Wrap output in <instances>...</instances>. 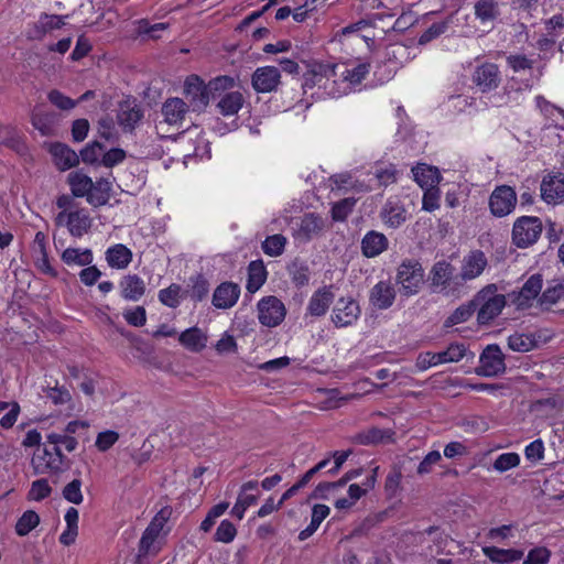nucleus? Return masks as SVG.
<instances>
[{"label": "nucleus", "mask_w": 564, "mask_h": 564, "mask_svg": "<svg viewBox=\"0 0 564 564\" xmlns=\"http://www.w3.org/2000/svg\"><path fill=\"white\" fill-rule=\"evenodd\" d=\"M498 288L491 283L482 288L473 297L477 312L479 325H488L503 310L507 304L506 296L497 293Z\"/></svg>", "instance_id": "nucleus-1"}, {"label": "nucleus", "mask_w": 564, "mask_h": 564, "mask_svg": "<svg viewBox=\"0 0 564 564\" xmlns=\"http://www.w3.org/2000/svg\"><path fill=\"white\" fill-rule=\"evenodd\" d=\"M236 534L237 530L234 523L229 520H223L215 532L214 540L216 542L229 543L235 539Z\"/></svg>", "instance_id": "nucleus-55"}, {"label": "nucleus", "mask_w": 564, "mask_h": 564, "mask_svg": "<svg viewBox=\"0 0 564 564\" xmlns=\"http://www.w3.org/2000/svg\"><path fill=\"white\" fill-rule=\"evenodd\" d=\"M235 86V79L230 76H217L207 84L212 99L221 97V95Z\"/></svg>", "instance_id": "nucleus-47"}, {"label": "nucleus", "mask_w": 564, "mask_h": 564, "mask_svg": "<svg viewBox=\"0 0 564 564\" xmlns=\"http://www.w3.org/2000/svg\"><path fill=\"white\" fill-rule=\"evenodd\" d=\"M541 197L547 204H557L564 199V175H547L541 183Z\"/></svg>", "instance_id": "nucleus-18"}, {"label": "nucleus", "mask_w": 564, "mask_h": 564, "mask_svg": "<svg viewBox=\"0 0 564 564\" xmlns=\"http://www.w3.org/2000/svg\"><path fill=\"white\" fill-rule=\"evenodd\" d=\"M62 496L65 500L74 505H80L84 500L82 494V480L79 478L73 479L68 482L62 491Z\"/></svg>", "instance_id": "nucleus-49"}, {"label": "nucleus", "mask_w": 564, "mask_h": 564, "mask_svg": "<svg viewBox=\"0 0 564 564\" xmlns=\"http://www.w3.org/2000/svg\"><path fill=\"white\" fill-rule=\"evenodd\" d=\"M47 99L50 100L51 104H53L55 107H57L61 110H70L77 105V101L65 96L63 93H61L57 89L51 90L47 95Z\"/></svg>", "instance_id": "nucleus-58"}, {"label": "nucleus", "mask_w": 564, "mask_h": 564, "mask_svg": "<svg viewBox=\"0 0 564 564\" xmlns=\"http://www.w3.org/2000/svg\"><path fill=\"white\" fill-rule=\"evenodd\" d=\"M564 295V282H558L549 286L541 295L542 305H553Z\"/></svg>", "instance_id": "nucleus-63"}, {"label": "nucleus", "mask_w": 564, "mask_h": 564, "mask_svg": "<svg viewBox=\"0 0 564 564\" xmlns=\"http://www.w3.org/2000/svg\"><path fill=\"white\" fill-rule=\"evenodd\" d=\"M395 282L403 296L410 297L420 292L424 284V269L416 259H404L397 269Z\"/></svg>", "instance_id": "nucleus-2"}, {"label": "nucleus", "mask_w": 564, "mask_h": 564, "mask_svg": "<svg viewBox=\"0 0 564 564\" xmlns=\"http://www.w3.org/2000/svg\"><path fill=\"white\" fill-rule=\"evenodd\" d=\"M143 112L138 105L130 101L121 102L117 113L118 124L123 131L131 132L135 124L142 119Z\"/></svg>", "instance_id": "nucleus-25"}, {"label": "nucleus", "mask_w": 564, "mask_h": 564, "mask_svg": "<svg viewBox=\"0 0 564 564\" xmlns=\"http://www.w3.org/2000/svg\"><path fill=\"white\" fill-rule=\"evenodd\" d=\"M488 264L487 258L481 250H473L464 257L460 268V278L469 281L478 278Z\"/></svg>", "instance_id": "nucleus-17"}, {"label": "nucleus", "mask_w": 564, "mask_h": 564, "mask_svg": "<svg viewBox=\"0 0 564 564\" xmlns=\"http://www.w3.org/2000/svg\"><path fill=\"white\" fill-rule=\"evenodd\" d=\"M66 226L73 237L79 238L90 229L91 219L84 209L75 210L67 215Z\"/></svg>", "instance_id": "nucleus-29"}, {"label": "nucleus", "mask_w": 564, "mask_h": 564, "mask_svg": "<svg viewBox=\"0 0 564 564\" xmlns=\"http://www.w3.org/2000/svg\"><path fill=\"white\" fill-rule=\"evenodd\" d=\"M388 238L376 230L368 231L361 240V252L366 258H375L388 249Z\"/></svg>", "instance_id": "nucleus-24"}, {"label": "nucleus", "mask_w": 564, "mask_h": 564, "mask_svg": "<svg viewBox=\"0 0 564 564\" xmlns=\"http://www.w3.org/2000/svg\"><path fill=\"white\" fill-rule=\"evenodd\" d=\"M454 267L446 261L434 263L431 269L430 276L433 286L446 288L453 276Z\"/></svg>", "instance_id": "nucleus-32"}, {"label": "nucleus", "mask_w": 564, "mask_h": 564, "mask_svg": "<svg viewBox=\"0 0 564 564\" xmlns=\"http://www.w3.org/2000/svg\"><path fill=\"white\" fill-rule=\"evenodd\" d=\"M517 205V194L509 185L497 186L489 197V208L494 216L505 217L509 215Z\"/></svg>", "instance_id": "nucleus-8"}, {"label": "nucleus", "mask_w": 564, "mask_h": 564, "mask_svg": "<svg viewBox=\"0 0 564 564\" xmlns=\"http://www.w3.org/2000/svg\"><path fill=\"white\" fill-rule=\"evenodd\" d=\"M285 314L286 308L276 296H265L258 303V319L267 327L280 325L284 321Z\"/></svg>", "instance_id": "nucleus-6"}, {"label": "nucleus", "mask_w": 564, "mask_h": 564, "mask_svg": "<svg viewBox=\"0 0 564 564\" xmlns=\"http://www.w3.org/2000/svg\"><path fill=\"white\" fill-rule=\"evenodd\" d=\"M551 551L545 546H536L529 551L523 564H547Z\"/></svg>", "instance_id": "nucleus-62"}, {"label": "nucleus", "mask_w": 564, "mask_h": 564, "mask_svg": "<svg viewBox=\"0 0 564 564\" xmlns=\"http://www.w3.org/2000/svg\"><path fill=\"white\" fill-rule=\"evenodd\" d=\"M475 15L481 22L494 21L499 15V6L497 0H479L475 3Z\"/></svg>", "instance_id": "nucleus-39"}, {"label": "nucleus", "mask_w": 564, "mask_h": 564, "mask_svg": "<svg viewBox=\"0 0 564 564\" xmlns=\"http://www.w3.org/2000/svg\"><path fill=\"white\" fill-rule=\"evenodd\" d=\"M126 322L134 327H141L147 322V311L143 306H135L123 312Z\"/></svg>", "instance_id": "nucleus-59"}, {"label": "nucleus", "mask_w": 564, "mask_h": 564, "mask_svg": "<svg viewBox=\"0 0 564 564\" xmlns=\"http://www.w3.org/2000/svg\"><path fill=\"white\" fill-rule=\"evenodd\" d=\"M54 117V113L33 111L31 122L42 135H50L53 131Z\"/></svg>", "instance_id": "nucleus-45"}, {"label": "nucleus", "mask_w": 564, "mask_h": 564, "mask_svg": "<svg viewBox=\"0 0 564 564\" xmlns=\"http://www.w3.org/2000/svg\"><path fill=\"white\" fill-rule=\"evenodd\" d=\"M243 97L240 93H227L225 94L217 104L219 112L224 116H232L238 112L242 107Z\"/></svg>", "instance_id": "nucleus-37"}, {"label": "nucleus", "mask_w": 564, "mask_h": 564, "mask_svg": "<svg viewBox=\"0 0 564 564\" xmlns=\"http://www.w3.org/2000/svg\"><path fill=\"white\" fill-rule=\"evenodd\" d=\"M361 314V308L352 297H340L337 300L333 313L332 322L338 328L351 326L357 322Z\"/></svg>", "instance_id": "nucleus-9"}, {"label": "nucleus", "mask_w": 564, "mask_h": 564, "mask_svg": "<svg viewBox=\"0 0 564 564\" xmlns=\"http://www.w3.org/2000/svg\"><path fill=\"white\" fill-rule=\"evenodd\" d=\"M98 134L107 141L116 140L115 121L110 116L102 117L97 123Z\"/></svg>", "instance_id": "nucleus-64"}, {"label": "nucleus", "mask_w": 564, "mask_h": 564, "mask_svg": "<svg viewBox=\"0 0 564 564\" xmlns=\"http://www.w3.org/2000/svg\"><path fill=\"white\" fill-rule=\"evenodd\" d=\"M105 147L98 141H93L86 144L80 151V158L84 163L90 165H101V156L104 154Z\"/></svg>", "instance_id": "nucleus-44"}, {"label": "nucleus", "mask_w": 564, "mask_h": 564, "mask_svg": "<svg viewBox=\"0 0 564 564\" xmlns=\"http://www.w3.org/2000/svg\"><path fill=\"white\" fill-rule=\"evenodd\" d=\"M180 343L191 351H200L206 347L207 337L197 327L184 330L178 336Z\"/></svg>", "instance_id": "nucleus-31"}, {"label": "nucleus", "mask_w": 564, "mask_h": 564, "mask_svg": "<svg viewBox=\"0 0 564 564\" xmlns=\"http://www.w3.org/2000/svg\"><path fill=\"white\" fill-rule=\"evenodd\" d=\"M62 260L67 265L85 267L93 262L94 257L90 249L67 248L62 253Z\"/></svg>", "instance_id": "nucleus-34"}, {"label": "nucleus", "mask_w": 564, "mask_h": 564, "mask_svg": "<svg viewBox=\"0 0 564 564\" xmlns=\"http://www.w3.org/2000/svg\"><path fill=\"white\" fill-rule=\"evenodd\" d=\"M132 251L122 243L109 247L105 253L108 265L112 269L123 270L132 261Z\"/></svg>", "instance_id": "nucleus-26"}, {"label": "nucleus", "mask_w": 564, "mask_h": 564, "mask_svg": "<svg viewBox=\"0 0 564 564\" xmlns=\"http://www.w3.org/2000/svg\"><path fill=\"white\" fill-rule=\"evenodd\" d=\"M40 23V32L42 34L52 31L61 29L64 25L63 17L57 14H47L42 13L39 20Z\"/></svg>", "instance_id": "nucleus-60"}, {"label": "nucleus", "mask_w": 564, "mask_h": 564, "mask_svg": "<svg viewBox=\"0 0 564 564\" xmlns=\"http://www.w3.org/2000/svg\"><path fill=\"white\" fill-rule=\"evenodd\" d=\"M452 22V17H448L446 20L437 23H433L426 31H424L419 37V44L425 45L438 37L448 29L449 23Z\"/></svg>", "instance_id": "nucleus-48"}, {"label": "nucleus", "mask_w": 564, "mask_h": 564, "mask_svg": "<svg viewBox=\"0 0 564 564\" xmlns=\"http://www.w3.org/2000/svg\"><path fill=\"white\" fill-rule=\"evenodd\" d=\"M415 182L422 188H431L440 182V173L437 169L431 166H416L412 169Z\"/></svg>", "instance_id": "nucleus-35"}, {"label": "nucleus", "mask_w": 564, "mask_h": 564, "mask_svg": "<svg viewBox=\"0 0 564 564\" xmlns=\"http://www.w3.org/2000/svg\"><path fill=\"white\" fill-rule=\"evenodd\" d=\"M111 185L106 178L93 182V188L88 195V203L94 207L104 206L110 198Z\"/></svg>", "instance_id": "nucleus-33"}, {"label": "nucleus", "mask_w": 564, "mask_h": 564, "mask_svg": "<svg viewBox=\"0 0 564 564\" xmlns=\"http://www.w3.org/2000/svg\"><path fill=\"white\" fill-rule=\"evenodd\" d=\"M535 336L532 334H513L508 337V347L513 351L528 352L536 347Z\"/></svg>", "instance_id": "nucleus-40"}, {"label": "nucleus", "mask_w": 564, "mask_h": 564, "mask_svg": "<svg viewBox=\"0 0 564 564\" xmlns=\"http://www.w3.org/2000/svg\"><path fill=\"white\" fill-rule=\"evenodd\" d=\"M169 28L167 23H154L151 24L148 20L142 19L138 21L137 32L139 35H147L150 39L156 40L159 39V32L164 31Z\"/></svg>", "instance_id": "nucleus-52"}, {"label": "nucleus", "mask_w": 564, "mask_h": 564, "mask_svg": "<svg viewBox=\"0 0 564 564\" xmlns=\"http://www.w3.org/2000/svg\"><path fill=\"white\" fill-rule=\"evenodd\" d=\"M475 371L482 377H496L506 371L505 356L498 345H488L482 350L479 357V366Z\"/></svg>", "instance_id": "nucleus-5"}, {"label": "nucleus", "mask_w": 564, "mask_h": 564, "mask_svg": "<svg viewBox=\"0 0 564 564\" xmlns=\"http://www.w3.org/2000/svg\"><path fill=\"white\" fill-rule=\"evenodd\" d=\"M240 290L237 284L221 283L214 292L213 304L218 308H229L237 302Z\"/></svg>", "instance_id": "nucleus-27"}, {"label": "nucleus", "mask_w": 564, "mask_h": 564, "mask_svg": "<svg viewBox=\"0 0 564 564\" xmlns=\"http://www.w3.org/2000/svg\"><path fill=\"white\" fill-rule=\"evenodd\" d=\"M184 93L193 111H203L212 99L207 84L197 75L186 78Z\"/></svg>", "instance_id": "nucleus-7"}, {"label": "nucleus", "mask_w": 564, "mask_h": 564, "mask_svg": "<svg viewBox=\"0 0 564 564\" xmlns=\"http://www.w3.org/2000/svg\"><path fill=\"white\" fill-rule=\"evenodd\" d=\"M127 153L120 148H112L101 156L100 164L105 167H113L124 161Z\"/></svg>", "instance_id": "nucleus-61"}, {"label": "nucleus", "mask_w": 564, "mask_h": 564, "mask_svg": "<svg viewBox=\"0 0 564 564\" xmlns=\"http://www.w3.org/2000/svg\"><path fill=\"white\" fill-rule=\"evenodd\" d=\"M191 285V297L195 301H202L208 293L209 284L208 281L202 275L197 274L189 278Z\"/></svg>", "instance_id": "nucleus-50"}, {"label": "nucleus", "mask_w": 564, "mask_h": 564, "mask_svg": "<svg viewBox=\"0 0 564 564\" xmlns=\"http://www.w3.org/2000/svg\"><path fill=\"white\" fill-rule=\"evenodd\" d=\"M189 106L181 98H169L162 106V113L170 124L181 122L188 111Z\"/></svg>", "instance_id": "nucleus-28"}, {"label": "nucleus", "mask_w": 564, "mask_h": 564, "mask_svg": "<svg viewBox=\"0 0 564 564\" xmlns=\"http://www.w3.org/2000/svg\"><path fill=\"white\" fill-rule=\"evenodd\" d=\"M67 182L74 197H86L88 200L93 188V180L88 175L82 172H72L68 174Z\"/></svg>", "instance_id": "nucleus-30"}, {"label": "nucleus", "mask_w": 564, "mask_h": 564, "mask_svg": "<svg viewBox=\"0 0 564 564\" xmlns=\"http://www.w3.org/2000/svg\"><path fill=\"white\" fill-rule=\"evenodd\" d=\"M473 82L482 93L496 89L501 82L498 65L486 62L477 66L473 74Z\"/></svg>", "instance_id": "nucleus-11"}, {"label": "nucleus", "mask_w": 564, "mask_h": 564, "mask_svg": "<svg viewBox=\"0 0 564 564\" xmlns=\"http://www.w3.org/2000/svg\"><path fill=\"white\" fill-rule=\"evenodd\" d=\"M280 83V72L274 66L258 68L252 75V87L259 93L273 91Z\"/></svg>", "instance_id": "nucleus-20"}, {"label": "nucleus", "mask_w": 564, "mask_h": 564, "mask_svg": "<svg viewBox=\"0 0 564 564\" xmlns=\"http://www.w3.org/2000/svg\"><path fill=\"white\" fill-rule=\"evenodd\" d=\"M40 523L39 514L33 510L25 511L17 521L15 532L19 536H25Z\"/></svg>", "instance_id": "nucleus-43"}, {"label": "nucleus", "mask_w": 564, "mask_h": 564, "mask_svg": "<svg viewBox=\"0 0 564 564\" xmlns=\"http://www.w3.org/2000/svg\"><path fill=\"white\" fill-rule=\"evenodd\" d=\"M121 296L131 302L139 301L145 293V283L138 274H127L119 282Z\"/></svg>", "instance_id": "nucleus-23"}, {"label": "nucleus", "mask_w": 564, "mask_h": 564, "mask_svg": "<svg viewBox=\"0 0 564 564\" xmlns=\"http://www.w3.org/2000/svg\"><path fill=\"white\" fill-rule=\"evenodd\" d=\"M332 289L333 285H324L312 294L306 307V315L321 317L327 313L335 300Z\"/></svg>", "instance_id": "nucleus-13"}, {"label": "nucleus", "mask_w": 564, "mask_h": 564, "mask_svg": "<svg viewBox=\"0 0 564 564\" xmlns=\"http://www.w3.org/2000/svg\"><path fill=\"white\" fill-rule=\"evenodd\" d=\"M394 432L391 429H380L371 426L357 433L352 437V442L359 445H378L393 443Z\"/></svg>", "instance_id": "nucleus-22"}, {"label": "nucleus", "mask_w": 564, "mask_h": 564, "mask_svg": "<svg viewBox=\"0 0 564 564\" xmlns=\"http://www.w3.org/2000/svg\"><path fill=\"white\" fill-rule=\"evenodd\" d=\"M370 70L369 63H360L351 69H346L343 74V78L352 85L360 84Z\"/></svg>", "instance_id": "nucleus-54"}, {"label": "nucleus", "mask_w": 564, "mask_h": 564, "mask_svg": "<svg viewBox=\"0 0 564 564\" xmlns=\"http://www.w3.org/2000/svg\"><path fill=\"white\" fill-rule=\"evenodd\" d=\"M46 463L43 468L41 465L36 464V458L32 459V465L34 467L35 474H43L45 469L54 474H58L65 469H68L70 466V460L62 453V449L58 445H53L52 449L44 448L43 456L39 457V459H45Z\"/></svg>", "instance_id": "nucleus-10"}, {"label": "nucleus", "mask_w": 564, "mask_h": 564, "mask_svg": "<svg viewBox=\"0 0 564 564\" xmlns=\"http://www.w3.org/2000/svg\"><path fill=\"white\" fill-rule=\"evenodd\" d=\"M164 525V519H159L154 517L152 521L149 523L147 529L143 531L142 536L139 541L138 547V557H145L150 553H156L158 550L154 549V542L156 541L159 534L161 533Z\"/></svg>", "instance_id": "nucleus-19"}, {"label": "nucleus", "mask_w": 564, "mask_h": 564, "mask_svg": "<svg viewBox=\"0 0 564 564\" xmlns=\"http://www.w3.org/2000/svg\"><path fill=\"white\" fill-rule=\"evenodd\" d=\"M180 292L181 286L173 283L169 288L160 290L158 296L162 304L175 308L180 304Z\"/></svg>", "instance_id": "nucleus-51"}, {"label": "nucleus", "mask_w": 564, "mask_h": 564, "mask_svg": "<svg viewBox=\"0 0 564 564\" xmlns=\"http://www.w3.org/2000/svg\"><path fill=\"white\" fill-rule=\"evenodd\" d=\"M268 272L261 260L249 262V293L257 292L267 281Z\"/></svg>", "instance_id": "nucleus-36"}, {"label": "nucleus", "mask_w": 564, "mask_h": 564, "mask_svg": "<svg viewBox=\"0 0 564 564\" xmlns=\"http://www.w3.org/2000/svg\"><path fill=\"white\" fill-rule=\"evenodd\" d=\"M288 271L296 286H304L308 283L310 269L305 262L296 259L289 265Z\"/></svg>", "instance_id": "nucleus-42"}, {"label": "nucleus", "mask_w": 564, "mask_h": 564, "mask_svg": "<svg viewBox=\"0 0 564 564\" xmlns=\"http://www.w3.org/2000/svg\"><path fill=\"white\" fill-rule=\"evenodd\" d=\"M325 228V219L314 213L305 214L295 232V238L301 241H310L319 236Z\"/></svg>", "instance_id": "nucleus-16"}, {"label": "nucleus", "mask_w": 564, "mask_h": 564, "mask_svg": "<svg viewBox=\"0 0 564 564\" xmlns=\"http://www.w3.org/2000/svg\"><path fill=\"white\" fill-rule=\"evenodd\" d=\"M336 64L333 63H318L315 62L310 65V68L304 74L302 84L303 89L313 88L314 86H323V79L329 80L336 77Z\"/></svg>", "instance_id": "nucleus-14"}, {"label": "nucleus", "mask_w": 564, "mask_h": 564, "mask_svg": "<svg viewBox=\"0 0 564 564\" xmlns=\"http://www.w3.org/2000/svg\"><path fill=\"white\" fill-rule=\"evenodd\" d=\"M520 464V456L517 453H503L494 462V468L500 473L507 471Z\"/></svg>", "instance_id": "nucleus-56"}, {"label": "nucleus", "mask_w": 564, "mask_h": 564, "mask_svg": "<svg viewBox=\"0 0 564 564\" xmlns=\"http://www.w3.org/2000/svg\"><path fill=\"white\" fill-rule=\"evenodd\" d=\"M542 232V221L539 217H519L512 228V241L519 248H527L536 242Z\"/></svg>", "instance_id": "nucleus-3"}, {"label": "nucleus", "mask_w": 564, "mask_h": 564, "mask_svg": "<svg viewBox=\"0 0 564 564\" xmlns=\"http://www.w3.org/2000/svg\"><path fill=\"white\" fill-rule=\"evenodd\" d=\"M48 151L59 171H67L79 163V155L65 143L54 142L50 145Z\"/></svg>", "instance_id": "nucleus-21"}, {"label": "nucleus", "mask_w": 564, "mask_h": 564, "mask_svg": "<svg viewBox=\"0 0 564 564\" xmlns=\"http://www.w3.org/2000/svg\"><path fill=\"white\" fill-rule=\"evenodd\" d=\"M466 347L464 344H451L446 350L440 352H424L420 354L416 359V367L420 370H426L430 367L437 366L446 362H457L464 358Z\"/></svg>", "instance_id": "nucleus-4"}, {"label": "nucleus", "mask_w": 564, "mask_h": 564, "mask_svg": "<svg viewBox=\"0 0 564 564\" xmlns=\"http://www.w3.org/2000/svg\"><path fill=\"white\" fill-rule=\"evenodd\" d=\"M286 245V238L281 235H272L262 242V250L270 257H279L283 253Z\"/></svg>", "instance_id": "nucleus-46"}, {"label": "nucleus", "mask_w": 564, "mask_h": 564, "mask_svg": "<svg viewBox=\"0 0 564 564\" xmlns=\"http://www.w3.org/2000/svg\"><path fill=\"white\" fill-rule=\"evenodd\" d=\"M356 200L354 198H345L336 203L332 208V217L336 221H343L351 213Z\"/></svg>", "instance_id": "nucleus-57"}, {"label": "nucleus", "mask_w": 564, "mask_h": 564, "mask_svg": "<svg viewBox=\"0 0 564 564\" xmlns=\"http://www.w3.org/2000/svg\"><path fill=\"white\" fill-rule=\"evenodd\" d=\"M476 312L474 299L458 306L444 322V327H453L454 325L467 322Z\"/></svg>", "instance_id": "nucleus-38"}, {"label": "nucleus", "mask_w": 564, "mask_h": 564, "mask_svg": "<svg viewBox=\"0 0 564 564\" xmlns=\"http://www.w3.org/2000/svg\"><path fill=\"white\" fill-rule=\"evenodd\" d=\"M383 219L390 227L397 228L406 219V212L403 206L389 202L383 209Z\"/></svg>", "instance_id": "nucleus-41"}, {"label": "nucleus", "mask_w": 564, "mask_h": 564, "mask_svg": "<svg viewBox=\"0 0 564 564\" xmlns=\"http://www.w3.org/2000/svg\"><path fill=\"white\" fill-rule=\"evenodd\" d=\"M397 292L390 281H379L370 290L369 302L380 311L390 308L395 301Z\"/></svg>", "instance_id": "nucleus-15"}, {"label": "nucleus", "mask_w": 564, "mask_h": 564, "mask_svg": "<svg viewBox=\"0 0 564 564\" xmlns=\"http://www.w3.org/2000/svg\"><path fill=\"white\" fill-rule=\"evenodd\" d=\"M541 289L542 276L533 274L525 281L520 291H513L508 296L517 307L523 308L530 306L531 301L540 294Z\"/></svg>", "instance_id": "nucleus-12"}, {"label": "nucleus", "mask_w": 564, "mask_h": 564, "mask_svg": "<svg viewBox=\"0 0 564 564\" xmlns=\"http://www.w3.org/2000/svg\"><path fill=\"white\" fill-rule=\"evenodd\" d=\"M46 442L51 445H58L59 447L61 445H64L67 452L75 451L78 445V442L74 436L65 433H50L46 436Z\"/></svg>", "instance_id": "nucleus-53"}]
</instances>
